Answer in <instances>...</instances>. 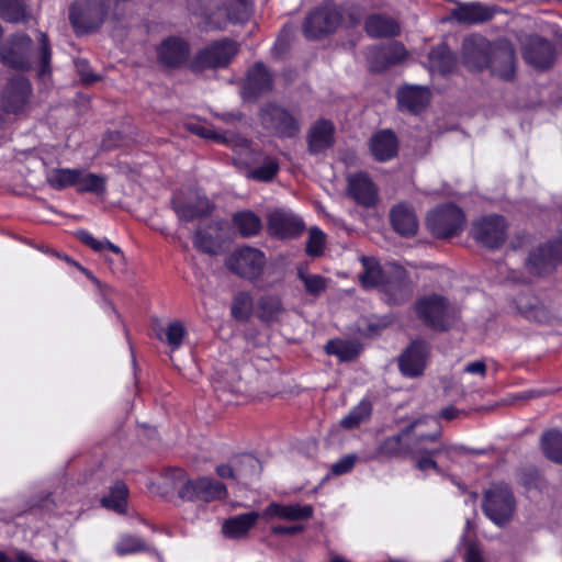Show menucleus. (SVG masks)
I'll return each instance as SVG.
<instances>
[{
    "instance_id": "f257e3e1",
    "label": "nucleus",
    "mask_w": 562,
    "mask_h": 562,
    "mask_svg": "<svg viewBox=\"0 0 562 562\" xmlns=\"http://www.w3.org/2000/svg\"><path fill=\"white\" fill-rule=\"evenodd\" d=\"M188 8L192 14L201 18L203 27L207 31L225 30L231 23H246L252 14L250 0H222L207 3H202V0H188Z\"/></svg>"
},
{
    "instance_id": "f03ea898",
    "label": "nucleus",
    "mask_w": 562,
    "mask_h": 562,
    "mask_svg": "<svg viewBox=\"0 0 562 562\" xmlns=\"http://www.w3.org/2000/svg\"><path fill=\"white\" fill-rule=\"evenodd\" d=\"M414 308L417 318L436 331H447L460 319L458 307L446 296L436 293L418 297Z\"/></svg>"
},
{
    "instance_id": "7ed1b4c3",
    "label": "nucleus",
    "mask_w": 562,
    "mask_h": 562,
    "mask_svg": "<svg viewBox=\"0 0 562 562\" xmlns=\"http://www.w3.org/2000/svg\"><path fill=\"white\" fill-rule=\"evenodd\" d=\"M341 20V9L333 1H325L307 14L303 33L310 40L321 38L335 32Z\"/></svg>"
},
{
    "instance_id": "20e7f679",
    "label": "nucleus",
    "mask_w": 562,
    "mask_h": 562,
    "mask_svg": "<svg viewBox=\"0 0 562 562\" xmlns=\"http://www.w3.org/2000/svg\"><path fill=\"white\" fill-rule=\"evenodd\" d=\"M266 265L265 252L250 246L238 247L225 259V267L232 273L250 281L261 276Z\"/></svg>"
},
{
    "instance_id": "39448f33",
    "label": "nucleus",
    "mask_w": 562,
    "mask_h": 562,
    "mask_svg": "<svg viewBox=\"0 0 562 562\" xmlns=\"http://www.w3.org/2000/svg\"><path fill=\"white\" fill-rule=\"evenodd\" d=\"M426 224L436 237L449 238L463 231L465 216L459 206L449 203L430 211Z\"/></svg>"
},
{
    "instance_id": "423d86ee",
    "label": "nucleus",
    "mask_w": 562,
    "mask_h": 562,
    "mask_svg": "<svg viewBox=\"0 0 562 562\" xmlns=\"http://www.w3.org/2000/svg\"><path fill=\"white\" fill-rule=\"evenodd\" d=\"M237 53V45L234 41L227 38L216 41L194 56L190 63V68L195 72L205 69L224 68Z\"/></svg>"
},
{
    "instance_id": "0eeeda50",
    "label": "nucleus",
    "mask_w": 562,
    "mask_h": 562,
    "mask_svg": "<svg viewBox=\"0 0 562 562\" xmlns=\"http://www.w3.org/2000/svg\"><path fill=\"white\" fill-rule=\"evenodd\" d=\"M483 510L498 526L508 522L515 510V498L512 490L505 484L493 485L485 493Z\"/></svg>"
},
{
    "instance_id": "6e6552de",
    "label": "nucleus",
    "mask_w": 562,
    "mask_h": 562,
    "mask_svg": "<svg viewBox=\"0 0 562 562\" xmlns=\"http://www.w3.org/2000/svg\"><path fill=\"white\" fill-rule=\"evenodd\" d=\"M171 205L177 217L183 222L201 220L212 212V204L209 199L192 190L175 192Z\"/></svg>"
},
{
    "instance_id": "1a4fd4ad",
    "label": "nucleus",
    "mask_w": 562,
    "mask_h": 562,
    "mask_svg": "<svg viewBox=\"0 0 562 562\" xmlns=\"http://www.w3.org/2000/svg\"><path fill=\"white\" fill-rule=\"evenodd\" d=\"M32 38L24 34H15L0 47V61L12 69L27 70L31 68Z\"/></svg>"
},
{
    "instance_id": "9d476101",
    "label": "nucleus",
    "mask_w": 562,
    "mask_h": 562,
    "mask_svg": "<svg viewBox=\"0 0 562 562\" xmlns=\"http://www.w3.org/2000/svg\"><path fill=\"white\" fill-rule=\"evenodd\" d=\"M268 232L279 239H292L302 235L305 223L301 216L290 210L278 209L268 215Z\"/></svg>"
},
{
    "instance_id": "9b49d317",
    "label": "nucleus",
    "mask_w": 562,
    "mask_h": 562,
    "mask_svg": "<svg viewBox=\"0 0 562 562\" xmlns=\"http://www.w3.org/2000/svg\"><path fill=\"white\" fill-rule=\"evenodd\" d=\"M226 494L227 490L223 483L206 476L188 480L178 491L179 497L186 501L212 502L224 498Z\"/></svg>"
},
{
    "instance_id": "f8f14e48",
    "label": "nucleus",
    "mask_w": 562,
    "mask_h": 562,
    "mask_svg": "<svg viewBox=\"0 0 562 562\" xmlns=\"http://www.w3.org/2000/svg\"><path fill=\"white\" fill-rule=\"evenodd\" d=\"M260 119L279 137H295L301 131L299 119L285 108H263Z\"/></svg>"
},
{
    "instance_id": "ddd939ff",
    "label": "nucleus",
    "mask_w": 562,
    "mask_h": 562,
    "mask_svg": "<svg viewBox=\"0 0 562 562\" xmlns=\"http://www.w3.org/2000/svg\"><path fill=\"white\" fill-rule=\"evenodd\" d=\"M506 223L502 216H484L473 224L472 235L487 248H497L506 240Z\"/></svg>"
},
{
    "instance_id": "4468645a",
    "label": "nucleus",
    "mask_w": 562,
    "mask_h": 562,
    "mask_svg": "<svg viewBox=\"0 0 562 562\" xmlns=\"http://www.w3.org/2000/svg\"><path fill=\"white\" fill-rule=\"evenodd\" d=\"M494 45L485 37L470 35L462 43V60L464 66L473 71L487 68Z\"/></svg>"
},
{
    "instance_id": "2eb2a0df",
    "label": "nucleus",
    "mask_w": 562,
    "mask_h": 562,
    "mask_svg": "<svg viewBox=\"0 0 562 562\" xmlns=\"http://www.w3.org/2000/svg\"><path fill=\"white\" fill-rule=\"evenodd\" d=\"M429 344L416 339L402 352L398 358V369L404 376L417 378L423 374L429 355Z\"/></svg>"
},
{
    "instance_id": "dca6fc26",
    "label": "nucleus",
    "mask_w": 562,
    "mask_h": 562,
    "mask_svg": "<svg viewBox=\"0 0 562 562\" xmlns=\"http://www.w3.org/2000/svg\"><path fill=\"white\" fill-rule=\"evenodd\" d=\"M487 68L492 74L503 80L514 78L516 70L515 49L507 41H499L494 44Z\"/></svg>"
},
{
    "instance_id": "f3484780",
    "label": "nucleus",
    "mask_w": 562,
    "mask_h": 562,
    "mask_svg": "<svg viewBox=\"0 0 562 562\" xmlns=\"http://www.w3.org/2000/svg\"><path fill=\"white\" fill-rule=\"evenodd\" d=\"M422 423V419H416L407 427H405L401 432L384 438L378 446L374 458L398 459L412 454L413 450L407 443L404 442V438L412 436L415 431V428Z\"/></svg>"
},
{
    "instance_id": "a211bd4d",
    "label": "nucleus",
    "mask_w": 562,
    "mask_h": 562,
    "mask_svg": "<svg viewBox=\"0 0 562 562\" xmlns=\"http://www.w3.org/2000/svg\"><path fill=\"white\" fill-rule=\"evenodd\" d=\"M527 64L536 69H548L555 60V49L551 42L540 36H530L522 52Z\"/></svg>"
},
{
    "instance_id": "6ab92c4d",
    "label": "nucleus",
    "mask_w": 562,
    "mask_h": 562,
    "mask_svg": "<svg viewBox=\"0 0 562 562\" xmlns=\"http://www.w3.org/2000/svg\"><path fill=\"white\" fill-rule=\"evenodd\" d=\"M562 260V243L553 241L535 249L527 261L528 269L533 274H542Z\"/></svg>"
},
{
    "instance_id": "aec40b11",
    "label": "nucleus",
    "mask_w": 562,
    "mask_h": 562,
    "mask_svg": "<svg viewBox=\"0 0 562 562\" xmlns=\"http://www.w3.org/2000/svg\"><path fill=\"white\" fill-rule=\"evenodd\" d=\"M440 437V429L428 435H418L415 442V453L427 454L431 458L443 454L447 459L452 460L456 454L462 452L463 449L461 447L439 442Z\"/></svg>"
},
{
    "instance_id": "412c9836",
    "label": "nucleus",
    "mask_w": 562,
    "mask_h": 562,
    "mask_svg": "<svg viewBox=\"0 0 562 562\" xmlns=\"http://www.w3.org/2000/svg\"><path fill=\"white\" fill-rule=\"evenodd\" d=\"M407 56V50L398 42L386 46L375 47L370 50L369 64L372 71H383L387 67L403 61Z\"/></svg>"
},
{
    "instance_id": "4be33fe9",
    "label": "nucleus",
    "mask_w": 562,
    "mask_h": 562,
    "mask_svg": "<svg viewBox=\"0 0 562 562\" xmlns=\"http://www.w3.org/2000/svg\"><path fill=\"white\" fill-rule=\"evenodd\" d=\"M189 44L176 36L168 37L157 48V56L161 64L168 67H178L188 60Z\"/></svg>"
},
{
    "instance_id": "5701e85b",
    "label": "nucleus",
    "mask_w": 562,
    "mask_h": 562,
    "mask_svg": "<svg viewBox=\"0 0 562 562\" xmlns=\"http://www.w3.org/2000/svg\"><path fill=\"white\" fill-rule=\"evenodd\" d=\"M369 148L375 160L381 162L389 161L397 154L398 139L393 131L381 130L372 135Z\"/></svg>"
},
{
    "instance_id": "b1692460",
    "label": "nucleus",
    "mask_w": 562,
    "mask_h": 562,
    "mask_svg": "<svg viewBox=\"0 0 562 562\" xmlns=\"http://www.w3.org/2000/svg\"><path fill=\"white\" fill-rule=\"evenodd\" d=\"M516 306L518 312L529 321L549 323L553 317V311L529 293L519 294L516 299Z\"/></svg>"
},
{
    "instance_id": "393cba45",
    "label": "nucleus",
    "mask_w": 562,
    "mask_h": 562,
    "mask_svg": "<svg viewBox=\"0 0 562 562\" xmlns=\"http://www.w3.org/2000/svg\"><path fill=\"white\" fill-rule=\"evenodd\" d=\"M384 300L390 304H402L413 295L412 283L403 271H396L393 277L386 278L381 286Z\"/></svg>"
},
{
    "instance_id": "a878e982",
    "label": "nucleus",
    "mask_w": 562,
    "mask_h": 562,
    "mask_svg": "<svg viewBox=\"0 0 562 562\" xmlns=\"http://www.w3.org/2000/svg\"><path fill=\"white\" fill-rule=\"evenodd\" d=\"M335 126L331 122L319 120L315 122L307 134L308 151L313 155L321 154L333 146Z\"/></svg>"
},
{
    "instance_id": "bb28decb",
    "label": "nucleus",
    "mask_w": 562,
    "mask_h": 562,
    "mask_svg": "<svg viewBox=\"0 0 562 562\" xmlns=\"http://www.w3.org/2000/svg\"><path fill=\"white\" fill-rule=\"evenodd\" d=\"M390 220L393 229L404 237H412L418 231V220L415 211L406 203H400L391 209Z\"/></svg>"
},
{
    "instance_id": "cd10ccee",
    "label": "nucleus",
    "mask_w": 562,
    "mask_h": 562,
    "mask_svg": "<svg viewBox=\"0 0 562 562\" xmlns=\"http://www.w3.org/2000/svg\"><path fill=\"white\" fill-rule=\"evenodd\" d=\"M313 516V507L311 505L289 504L282 505L278 503L269 504L262 513L266 519L280 518L283 520L301 521L307 520Z\"/></svg>"
},
{
    "instance_id": "c85d7f7f",
    "label": "nucleus",
    "mask_w": 562,
    "mask_h": 562,
    "mask_svg": "<svg viewBox=\"0 0 562 562\" xmlns=\"http://www.w3.org/2000/svg\"><path fill=\"white\" fill-rule=\"evenodd\" d=\"M273 77L262 63H256L248 71L243 93L254 97L268 92L272 87Z\"/></svg>"
},
{
    "instance_id": "c756f323",
    "label": "nucleus",
    "mask_w": 562,
    "mask_h": 562,
    "mask_svg": "<svg viewBox=\"0 0 562 562\" xmlns=\"http://www.w3.org/2000/svg\"><path fill=\"white\" fill-rule=\"evenodd\" d=\"M348 190L351 198L360 205L372 206L376 200V189L369 177L363 173L348 178Z\"/></svg>"
},
{
    "instance_id": "7c9ffc66",
    "label": "nucleus",
    "mask_w": 562,
    "mask_h": 562,
    "mask_svg": "<svg viewBox=\"0 0 562 562\" xmlns=\"http://www.w3.org/2000/svg\"><path fill=\"white\" fill-rule=\"evenodd\" d=\"M452 18L464 24H477L490 21L494 15L493 8L480 2L460 3L452 11Z\"/></svg>"
},
{
    "instance_id": "2f4dec72",
    "label": "nucleus",
    "mask_w": 562,
    "mask_h": 562,
    "mask_svg": "<svg viewBox=\"0 0 562 562\" xmlns=\"http://www.w3.org/2000/svg\"><path fill=\"white\" fill-rule=\"evenodd\" d=\"M260 515L256 512H248L233 516L224 520L222 533L228 539H241L257 524Z\"/></svg>"
},
{
    "instance_id": "473e14b6",
    "label": "nucleus",
    "mask_w": 562,
    "mask_h": 562,
    "mask_svg": "<svg viewBox=\"0 0 562 562\" xmlns=\"http://www.w3.org/2000/svg\"><path fill=\"white\" fill-rule=\"evenodd\" d=\"M364 30L370 37H393L400 34V24L390 15L375 13L364 21Z\"/></svg>"
},
{
    "instance_id": "72a5a7b5",
    "label": "nucleus",
    "mask_w": 562,
    "mask_h": 562,
    "mask_svg": "<svg viewBox=\"0 0 562 562\" xmlns=\"http://www.w3.org/2000/svg\"><path fill=\"white\" fill-rule=\"evenodd\" d=\"M456 66L457 58L446 44H440L429 52L428 67L430 72L446 75L451 72Z\"/></svg>"
},
{
    "instance_id": "f704fd0d",
    "label": "nucleus",
    "mask_w": 562,
    "mask_h": 562,
    "mask_svg": "<svg viewBox=\"0 0 562 562\" xmlns=\"http://www.w3.org/2000/svg\"><path fill=\"white\" fill-rule=\"evenodd\" d=\"M398 105H428L431 102V90L426 86L404 85L396 93Z\"/></svg>"
},
{
    "instance_id": "c9c22d12",
    "label": "nucleus",
    "mask_w": 562,
    "mask_h": 562,
    "mask_svg": "<svg viewBox=\"0 0 562 562\" xmlns=\"http://www.w3.org/2000/svg\"><path fill=\"white\" fill-rule=\"evenodd\" d=\"M128 488L122 481H116L110 486L109 494L103 496L101 504L103 507L117 514H125L127 507Z\"/></svg>"
},
{
    "instance_id": "e433bc0d",
    "label": "nucleus",
    "mask_w": 562,
    "mask_h": 562,
    "mask_svg": "<svg viewBox=\"0 0 562 562\" xmlns=\"http://www.w3.org/2000/svg\"><path fill=\"white\" fill-rule=\"evenodd\" d=\"M32 88L24 77L12 79L5 87L3 97L8 105H23L29 101Z\"/></svg>"
},
{
    "instance_id": "4c0bfd02",
    "label": "nucleus",
    "mask_w": 562,
    "mask_h": 562,
    "mask_svg": "<svg viewBox=\"0 0 562 562\" xmlns=\"http://www.w3.org/2000/svg\"><path fill=\"white\" fill-rule=\"evenodd\" d=\"M75 187L79 193L101 195L106 190V178L102 175L87 172L85 169L79 168V176Z\"/></svg>"
},
{
    "instance_id": "58836bf2",
    "label": "nucleus",
    "mask_w": 562,
    "mask_h": 562,
    "mask_svg": "<svg viewBox=\"0 0 562 562\" xmlns=\"http://www.w3.org/2000/svg\"><path fill=\"white\" fill-rule=\"evenodd\" d=\"M363 272L360 274V281L364 288H381L386 276L381 269L378 260L373 257H361Z\"/></svg>"
},
{
    "instance_id": "ea45409f",
    "label": "nucleus",
    "mask_w": 562,
    "mask_h": 562,
    "mask_svg": "<svg viewBox=\"0 0 562 562\" xmlns=\"http://www.w3.org/2000/svg\"><path fill=\"white\" fill-rule=\"evenodd\" d=\"M257 314L265 322H278L284 314V307L278 296L266 295L258 301Z\"/></svg>"
},
{
    "instance_id": "a19ab883",
    "label": "nucleus",
    "mask_w": 562,
    "mask_h": 562,
    "mask_svg": "<svg viewBox=\"0 0 562 562\" xmlns=\"http://www.w3.org/2000/svg\"><path fill=\"white\" fill-rule=\"evenodd\" d=\"M233 222L239 234L246 238L256 236L262 227L260 217L251 211L237 212L233 216Z\"/></svg>"
},
{
    "instance_id": "79ce46f5",
    "label": "nucleus",
    "mask_w": 562,
    "mask_h": 562,
    "mask_svg": "<svg viewBox=\"0 0 562 562\" xmlns=\"http://www.w3.org/2000/svg\"><path fill=\"white\" fill-rule=\"evenodd\" d=\"M79 168H55L47 172L46 181L55 190L75 187Z\"/></svg>"
},
{
    "instance_id": "37998d69",
    "label": "nucleus",
    "mask_w": 562,
    "mask_h": 562,
    "mask_svg": "<svg viewBox=\"0 0 562 562\" xmlns=\"http://www.w3.org/2000/svg\"><path fill=\"white\" fill-rule=\"evenodd\" d=\"M325 351L328 355L336 356L340 361H350L358 356L360 348L352 340L331 339L327 341Z\"/></svg>"
},
{
    "instance_id": "c03bdc74",
    "label": "nucleus",
    "mask_w": 562,
    "mask_h": 562,
    "mask_svg": "<svg viewBox=\"0 0 562 562\" xmlns=\"http://www.w3.org/2000/svg\"><path fill=\"white\" fill-rule=\"evenodd\" d=\"M256 161H262V165L247 171L246 176L249 179L257 181L269 182L271 181L279 171V164L274 158L256 154Z\"/></svg>"
},
{
    "instance_id": "a18cd8bd",
    "label": "nucleus",
    "mask_w": 562,
    "mask_h": 562,
    "mask_svg": "<svg viewBox=\"0 0 562 562\" xmlns=\"http://www.w3.org/2000/svg\"><path fill=\"white\" fill-rule=\"evenodd\" d=\"M0 18L7 22H25L29 18L24 0H0Z\"/></svg>"
},
{
    "instance_id": "49530a36",
    "label": "nucleus",
    "mask_w": 562,
    "mask_h": 562,
    "mask_svg": "<svg viewBox=\"0 0 562 562\" xmlns=\"http://www.w3.org/2000/svg\"><path fill=\"white\" fill-rule=\"evenodd\" d=\"M297 278L301 280L306 293L310 295L319 296L327 289V279L321 274L308 272L306 267L297 268Z\"/></svg>"
},
{
    "instance_id": "de8ad7c7",
    "label": "nucleus",
    "mask_w": 562,
    "mask_h": 562,
    "mask_svg": "<svg viewBox=\"0 0 562 562\" xmlns=\"http://www.w3.org/2000/svg\"><path fill=\"white\" fill-rule=\"evenodd\" d=\"M541 447L548 459L562 463V434L560 431L551 430L543 434Z\"/></svg>"
},
{
    "instance_id": "09e8293b",
    "label": "nucleus",
    "mask_w": 562,
    "mask_h": 562,
    "mask_svg": "<svg viewBox=\"0 0 562 562\" xmlns=\"http://www.w3.org/2000/svg\"><path fill=\"white\" fill-rule=\"evenodd\" d=\"M372 413V406L369 401H361L350 413L345 416L340 424L346 429H353L367 422Z\"/></svg>"
},
{
    "instance_id": "8fccbe9b",
    "label": "nucleus",
    "mask_w": 562,
    "mask_h": 562,
    "mask_svg": "<svg viewBox=\"0 0 562 562\" xmlns=\"http://www.w3.org/2000/svg\"><path fill=\"white\" fill-rule=\"evenodd\" d=\"M77 235H78V238L85 245L89 246L94 251H102L104 249H108V250L112 251L113 254H115L119 257V260L121 262L125 261V257H124L123 251L121 250V248L119 246L114 245L113 243H111L110 240H108V239H101V240L95 239L90 233H88L86 231H79Z\"/></svg>"
},
{
    "instance_id": "3c124183",
    "label": "nucleus",
    "mask_w": 562,
    "mask_h": 562,
    "mask_svg": "<svg viewBox=\"0 0 562 562\" xmlns=\"http://www.w3.org/2000/svg\"><path fill=\"white\" fill-rule=\"evenodd\" d=\"M148 550L145 541L133 535H123L115 544V551L119 555L134 554Z\"/></svg>"
},
{
    "instance_id": "603ef678",
    "label": "nucleus",
    "mask_w": 562,
    "mask_h": 562,
    "mask_svg": "<svg viewBox=\"0 0 562 562\" xmlns=\"http://www.w3.org/2000/svg\"><path fill=\"white\" fill-rule=\"evenodd\" d=\"M38 48L36 56L40 64L38 75L44 77L50 74L52 49L46 33H38Z\"/></svg>"
},
{
    "instance_id": "864d4df0",
    "label": "nucleus",
    "mask_w": 562,
    "mask_h": 562,
    "mask_svg": "<svg viewBox=\"0 0 562 562\" xmlns=\"http://www.w3.org/2000/svg\"><path fill=\"white\" fill-rule=\"evenodd\" d=\"M252 299L248 292H239L234 296L231 315L237 321H246L251 312Z\"/></svg>"
},
{
    "instance_id": "5fc2aeb1",
    "label": "nucleus",
    "mask_w": 562,
    "mask_h": 562,
    "mask_svg": "<svg viewBox=\"0 0 562 562\" xmlns=\"http://www.w3.org/2000/svg\"><path fill=\"white\" fill-rule=\"evenodd\" d=\"M325 246V233L316 226L311 227L305 246L306 254L311 257H318L324 252Z\"/></svg>"
},
{
    "instance_id": "6e6d98bb",
    "label": "nucleus",
    "mask_w": 562,
    "mask_h": 562,
    "mask_svg": "<svg viewBox=\"0 0 562 562\" xmlns=\"http://www.w3.org/2000/svg\"><path fill=\"white\" fill-rule=\"evenodd\" d=\"M184 325L180 321L170 322L165 329V341L171 347V350L178 349L186 336ZM158 337L164 340L161 335Z\"/></svg>"
},
{
    "instance_id": "4d7b16f0",
    "label": "nucleus",
    "mask_w": 562,
    "mask_h": 562,
    "mask_svg": "<svg viewBox=\"0 0 562 562\" xmlns=\"http://www.w3.org/2000/svg\"><path fill=\"white\" fill-rule=\"evenodd\" d=\"M194 247L205 254L216 255L220 249V244L209 232L198 229L193 236Z\"/></svg>"
},
{
    "instance_id": "13d9d810",
    "label": "nucleus",
    "mask_w": 562,
    "mask_h": 562,
    "mask_svg": "<svg viewBox=\"0 0 562 562\" xmlns=\"http://www.w3.org/2000/svg\"><path fill=\"white\" fill-rule=\"evenodd\" d=\"M186 127L192 134H195L203 138L213 140L220 138L210 125H205L200 122H189L186 124Z\"/></svg>"
},
{
    "instance_id": "bf43d9fd",
    "label": "nucleus",
    "mask_w": 562,
    "mask_h": 562,
    "mask_svg": "<svg viewBox=\"0 0 562 562\" xmlns=\"http://www.w3.org/2000/svg\"><path fill=\"white\" fill-rule=\"evenodd\" d=\"M356 456L349 454L331 465V472L336 475L348 473L355 465Z\"/></svg>"
},
{
    "instance_id": "052dcab7",
    "label": "nucleus",
    "mask_w": 562,
    "mask_h": 562,
    "mask_svg": "<svg viewBox=\"0 0 562 562\" xmlns=\"http://www.w3.org/2000/svg\"><path fill=\"white\" fill-rule=\"evenodd\" d=\"M216 473L218 476L223 479H233L235 476H246V473H244L240 469H234L229 464H221L216 467Z\"/></svg>"
},
{
    "instance_id": "680f3d73",
    "label": "nucleus",
    "mask_w": 562,
    "mask_h": 562,
    "mask_svg": "<svg viewBox=\"0 0 562 562\" xmlns=\"http://www.w3.org/2000/svg\"><path fill=\"white\" fill-rule=\"evenodd\" d=\"M420 458L417 460L416 462V468L420 471H426V470H435L436 472H440V468L437 463V461L431 458L430 456H427V454H419Z\"/></svg>"
},
{
    "instance_id": "e2e57ef3",
    "label": "nucleus",
    "mask_w": 562,
    "mask_h": 562,
    "mask_svg": "<svg viewBox=\"0 0 562 562\" xmlns=\"http://www.w3.org/2000/svg\"><path fill=\"white\" fill-rule=\"evenodd\" d=\"M524 484L528 488H543L546 486L543 477L538 472H530L525 475Z\"/></svg>"
},
{
    "instance_id": "0e129e2a",
    "label": "nucleus",
    "mask_w": 562,
    "mask_h": 562,
    "mask_svg": "<svg viewBox=\"0 0 562 562\" xmlns=\"http://www.w3.org/2000/svg\"><path fill=\"white\" fill-rule=\"evenodd\" d=\"M524 484L528 488H543L546 486L543 477L538 472H530L525 475Z\"/></svg>"
},
{
    "instance_id": "69168bd1",
    "label": "nucleus",
    "mask_w": 562,
    "mask_h": 562,
    "mask_svg": "<svg viewBox=\"0 0 562 562\" xmlns=\"http://www.w3.org/2000/svg\"><path fill=\"white\" fill-rule=\"evenodd\" d=\"M465 562H484L482 552L476 544H470L464 555Z\"/></svg>"
},
{
    "instance_id": "338daca9",
    "label": "nucleus",
    "mask_w": 562,
    "mask_h": 562,
    "mask_svg": "<svg viewBox=\"0 0 562 562\" xmlns=\"http://www.w3.org/2000/svg\"><path fill=\"white\" fill-rule=\"evenodd\" d=\"M304 527L302 525L294 526H273L271 532L274 535H295L302 532Z\"/></svg>"
},
{
    "instance_id": "774afa93",
    "label": "nucleus",
    "mask_w": 562,
    "mask_h": 562,
    "mask_svg": "<svg viewBox=\"0 0 562 562\" xmlns=\"http://www.w3.org/2000/svg\"><path fill=\"white\" fill-rule=\"evenodd\" d=\"M464 372L484 376L486 373V364L481 360L470 362L464 367Z\"/></svg>"
}]
</instances>
